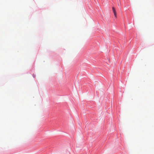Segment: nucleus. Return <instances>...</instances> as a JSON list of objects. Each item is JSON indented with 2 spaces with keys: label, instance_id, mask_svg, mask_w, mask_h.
Returning <instances> with one entry per match:
<instances>
[{
  "label": "nucleus",
  "instance_id": "obj_1",
  "mask_svg": "<svg viewBox=\"0 0 154 154\" xmlns=\"http://www.w3.org/2000/svg\"><path fill=\"white\" fill-rule=\"evenodd\" d=\"M112 11H113V12L114 13L115 16V17H117V13H116V10L114 7H112Z\"/></svg>",
  "mask_w": 154,
  "mask_h": 154
}]
</instances>
